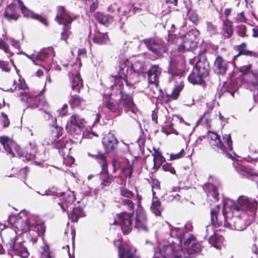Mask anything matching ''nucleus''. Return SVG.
<instances>
[{"label": "nucleus", "instance_id": "nucleus-30", "mask_svg": "<svg viewBox=\"0 0 258 258\" xmlns=\"http://www.w3.org/2000/svg\"><path fill=\"white\" fill-rule=\"evenodd\" d=\"M109 41V38L107 33L99 32H96L93 38V42L99 45L106 44Z\"/></svg>", "mask_w": 258, "mask_h": 258}, {"label": "nucleus", "instance_id": "nucleus-10", "mask_svg": "<svg viewBox=\"0 0 258 258\" xmlns=\"http://www.w3.org/2000/svg\"><path fill=\"white\" fill-rule=\"evenodd\" d=\"M113 82H114V85L111 86V88L112 90L115 91L116 93L118 91L120 94L119 103V105L121 107V109L123 108L125 112L131 111L133 113H135L137 109L133 102V98L131 96L122 92L123 84L119 88L118 85L117 86L115 85V81Z\"/></svg>", "mask_w": 258, "mask_h": 258}, {"label": "nucleus", "instance_id": "nucleus-38", "mask_svg": "<svg viewBox=\"0 0 258 258\" xmlns=\"http://www.w3.org/2000/svg\"><path fill=\"white\" fill-rule=\"evenodd\" d=\"M152 212L156 215L159 216L161 214L162 208L160 202L156 198L153 197L152 205L151 206Z\"/></svg>", "mask_w": 258, "mask_h": 258}, {"label": "nucleus", "instance_id": "nucleus-46", "mask_svg": "<svg viewBox=\"0 0 258 258\" xmlns=\"http://www.w3.org/2000/svg\"><path fill=\"white\" fill-rule=\"evenodd\" d=\"M120 194L122 197L131 199L134 197V193L126 187H121L120 189Z\"/></svg>", "mask_w": 258, "mask_h": 258}, {"label": "nucleus", "instance_id": "nucleus-60", "mask_svg": "<svg viewBox=\"0 0 258 258\" xmlns=\"http://www.w3.org/2000/svg\"><path fill=\"white\" fill-rule=\"evenodd\" d=\"M7 41L10 42L12 46L15 48L19 49L20 47L19 42L17 40L14 39L13 38H7Z\"/></svg>", "mask_w": 258, "mask_h": 258}, {"label": "nucleus", "instance_id": "nucleus-25", "mask_svg": "<svg viewBox=\"0 0 258 258\" xmlns=\"http://www.w3.org/2000/svg\"><path fill=\"white\" fill-rule=\"evenodd\" d=\"M196 73H199L203 78L206 77L209 74V66L208 62L199 59L196 63L193 69Z\"/></svg>", "mask_w": 258, "mask_h": 258}, {"label": "nucleus", "instance_id": "nucleus-36", "mask_svg": "<svg viewBox=\"0 0 258 258\" xmlns=\"http://www.w3.org/2000/svg\"><path fill=\"white\" fill-rule=\"evenodd\" d=\"M84 216L83 210L80 208H74L71 214L68 215L69 218L73 222H77L80 217Z\"/></svg>", "mask_w": 258, "mask_h": 258}, {"label": "nucleus", "instance_id": "nucleus-41", "mask_svg": "<svg viewBox=\"0 0 258 258\" xmlns=\"http://www.w3.org/2000/svg\"><path fill=\"white\" fill-rule=\"evenodd\" d=\"M183 87V84L182 82L180 81L179 84L175 86L173 90L172 91L171 94L170 95V98L175 100L177 99L180 91L182 90Z\"/></svg>", "mask_w": 258, "mask_h": 258}, {"label": "nucleus", "instance_id": "nucleus-35", "mask_svg": "<svg viewBox=\"0 0 258 258\" xmlns=\"http://www.w3.org/2000/svg\"><path fill=\"white\" fill-rule=\"evenodd\" d=\"M30 229L35 231L38 236H42L45 231V227L43 223L37 221L34 224H31Z\"/></svg>", "mask_w": 258, "mask_h": 258}, {"label": "nucleus", "instance_id": "nucleus-64", "mask_svg": "<svg viewBox=\"0 0 258 258\" xmlns=\"http://www.w3.org/2000/svg\"><path fill=\"white\" fill-rule=\"evenodd\" d=\"M76 198L73 192L71 193L68 195L66 202L68 203L71 204L75 201Z\"/></svg>", "mask_w": 258, "mask_h": 258}, {"label": "nucleus", "instance_id": "nucleus-59", "mask_svg": "<svg viewBox=\"0 0 258 258\" xmlns=\"http://www.w3.org/2000/svg\"><path fill=\"white\" fill-rule=\"evenodd\" d=\"M122 172L126 177H131L132 174V169L130 166H126L124 167L122 170Z\"/></svg>", "mask_w": 258, "mask_h": 258}, {"label": "nucleus", "instance_id": "nucleus-45", "mask_svg": "<svg viewBox=\"0 0 258 258\" xmlns=\"http://www.w3.org/2000/svg\"><path fill=\"white\" fill-rule=\"evenodd\" d=\"M0 49L4 51L7 54L8 57L12 56L14 54L13 52L9 49L8 44L4 42V40H0Z\"/></svg>", "mask_w": 258, "mask_h": 258}, {"label": "nucleus", "instance_id": "nucleus-23", "mask_svg": "<svg viewBox=\"0 0 258 258\" xmlns=\"http://www.w3.org/2000/svg\"><path fill=\"white\" fill-rule=\"evenodd\" d=\"M17 1L24 17H30L34 19L38 20L43 23L45 26L47 25L45 19L38 15V14L34 13L33 12L28 9L26 7L24 6L23 2L21 0H17Z\"/></svg>", "mask_w": 258, "mask_h": 258}, {"label": "nucleus", "instance_id": "nucleus-43", "mask_svg": "<svg viewBox=\"0 0 258 258\" xmlns=\"http://www.w3.org/2000/svg\"><path fill=\"white\" fill-rule=\"evenodd\" d=\"M153 158L152 159L155 161L158 165L160 166L161 164L165 161V158L162 155L161 153L159 151H155L153 154Z\"/></svg>", "mask_w": 258, "mask_h": 258}, {"label": "nucleus", "instance_id": "nucleus-42", "mask_svg": "<svg viewBox=\"0 0 258 258\" xmlns=\"http://www.w3.org/2000/svg\"><path fill=\"white\" fill-rule=\"evenodd\" d=\"M145 164L147 169L152 172L156 171L159 168V165H158L152 159L146 160Z\"/></svg>", "mask_w": 258, "mask_h": 258}, {"label": "nucleus", "instance_id": "nucleus-7", "mask_svg": "<svg viewBox=\"0 0 258 258\" xmlns=\"http://www.w3.org/2000/svg\"><path fill=\"white\" fill-rule=\"evenodd\" d=\"M28 58L31 60L35 65L40 66L46 71H49L51 63L53 61V57L55 53L53 48L47 47L43 48L39 52L34 53L30 55L24 53Z\"/></svg>", "mask_w": 258, "mask_h": 258}, {"label": "nucleus", "instance_id": "nucleus-17", "mask_svg": "<svg viewBox=\"0 0 258 258\" xmlns=\"http://www.w3.org/2000/svg\"><path fill=\"white\" fill-rule=\"evenodd\" d=\"M133 214L123 212L118 215V222L120 225L122 232L124 234H128L132 229Z\"/></svg>", "mask_w": 258, "mask_h": 258}, {"label": "nucleus", "instance_id": "nucleus-49", "mask_svg": "<svg viewBox=\"0 0 258 258\" xmlns=\"http://www.w3.org/2000/svg\"><path fill=\"white\" fill-rule=\"evenodd\" d=\"M122 205L126 206V208L131 211H134V204L130 199H122Z\"/></svg>", "mask_w": 258, "mask_h": 258}, {"label": "nucleus", "instance_id": "nucleus-28", "mask_svg": "<svg viewBox=\"0 0 258 258\" xmlns=\"http://www.w3.org/2000/svg\"><path fill=\"white\" fill-rule=\"evenodd\" d=\"M4 15L9 21L17 20L19 17L16 12V6L14 4H11L6 8Z\"/></svg>", "mask_w": 258, "mask_h": 258}, {"label": "nucleus", "instance_id": "nucleus-19", "mask_svg": "<svg viewBox=\"0 0 258 258\" xmlns=\"http://www.w3.org/2000/svg\"><path fill=\"white\" fill-rule=\"evenodd\" d=\"M144 42L148 49L157 55H161L163 52H165L167 50L165 45L161 44L160 42H157L153 38L146 39L144 40Z\"/></svg>", "mask_w": 258, "mask_h": 258}, {"label": "nucleus", "instance_id": "nucleus-53", "mask_svg": "<svg viewBox=\"0 0 258 258\" xmlns=\"http://www.w3.org/2000/svg\"><path fill=\"white\" fill-rule=\"evenodd\" d=\"M0 69L3 71L9 72L10 71V67L9 62L0 60Z\"/></svg>", "mask_w": 258, "mask_h": 258}, {"label": "nucleus", "instance_id": "nucleus-9", "mask_svg": "<svg viewBox=\"0 0 258 258\" xmlns=\"http://www.w3.org/2000/svg\"><path fill=\"white\" fill-rule=\"evenodd\" d=\"M19 84L18 86V89L19 94L22 96V100L25 101L28 107L35 108L39 107L40 105H43L46 103L45 101L40 100V96H33L30 94L29 89L26 86L24 81L19 79ZM17 89V88H15Z\"/></svg>", "mask_w": 258, "mask_h": 258}, {"label": "nucleus", "instance_id": "nucleus-29", "mask_svg": "<svg viewBox=\"0 0 258 258\" xmlns=\"http://www.w3.org/2000/svg\"><path fill=\"white\" fill-rule=\"evenodd\" d=\"M232 23L226 19L223 21L222 35L226 38H230L233 34Z\"/></svg>", "mask_w": 258, "mask_h": 258}, {"label": "nucleus", "instance_id": "nucleus-37", "mask_svg": "<svg viewBox=\"0 0 258 258\" xmlns=\"http://www.w3.org/2000/svg\"><path fill=\"white\" fill-rule=\"evenodd\" d=\"M203 78L199 73H196L195 70L193 69L192 73L188 76V80L190 83L193 84H201L203 82Z\"/></svg>", "mask_w": 258, "mask_h": 258}, {"label": "nucleus", "instance_id": "nucleus-26", "mask_svg": "<svg viewBox=\"0 0 258 258\" xmlns=\"http://www.w3.org/2000/svg\"><path fill=\"white\" fill-rule=\"evenodd\" d=\"M103 104L110 111L115 113L117 115H119L121 112V107L119 105V103L113 101L111 99L104 101Z\"/></svg>", "mask_w": 258, "mask_h": 258}, {"label": "nucleus", "instance_id": "nucleus-3", "mask_svg": "<svg viewBox=\"0 0 258 258\" xmlns=\"http://www.w3.org/2000/svg\"><path fill=\"white\" fill-rule=\"evenodd\" d=\"M134 247L122 249L118 247L119 258H139ZM183 250L176 242L168 241L154 249V258H183Z\"/></svg>", "mask_w": 258, "mask_h": 258}, {"label": "nucleus", "instance_id": "nucleus-8", "mask_svg": "<svg viewBox=\"0 0 258 258\" xmlns=\"http://www.w3.org/2000/svg\"><path fill=\"white\" fill-rule=\"evenodd\" d=\"M57 14L55 17V20L60 25H63V31L61 34V38L62 40H66L71 35V32L70 24L73 19L70 15L68 11L62 6H59L57 9Z\"/></svg>", "mask_w": 258, "mask_h": 258}, {"label": "nucleus", "instance_id": "nucleus-20", "mask_svg": "<svg viewBox=\"0 0 258 258\" xmlns=\"http://www.w3.org/2000/svg\"><path fill=\"white\" fill-rule=\"evenodd\" d=\"M208 138L210 139V144L213 148L218 152L224 154L226 149L217 134L213 132H208Z\"/></svg>", "mask_w": 258, "mask_h": 258}, {"label": "nucleus", "instance_id": "nucleus-52", "mask_svg": "<svg viewBox=\"0 0 258 258\" xmlns=\"http://www.w3.org/2000/svg\"><path fill=\"white\" fill-rule=\"evenodd\" d=\"M184 155V151L182 149L181 151L176 154H171L170 156V160H174L182 157Z\"/></svg>", "mask_w": 258, "mask_h": 258}, {"label": "nucleus", "instance_id": "nucleus-15", "mask_svg": "<svg viewBox=\"0 0 258 258\" xmlns=\"http://www.w3.org/2000/svg\"><path fill=\"white\" fill-rule=\"evenodd\" d=\"M134 227L139 231L147 232L149 231L147 218L143 209L136 210Z\"/></svg>", "mask_w": 258, "mask_h": 258}, {"label": "nucleus", "instance_id": "nucleus-12", "mask_svg": "<svg viewBox=\"0 0 258 258\" xmlns=\"http://www.w3.org/2000/svg\"><path fill=\"white\" fill-rule=\"evenodd\" d=\"M86 121L85 119L77 114L72 115L67 121L66 129L73 135H81Z\"/></svg>", "mask_w": 258, "mask_h": 258}, {"label": "nucleus", "instance_id": "nucleus-34", "mask_svg": "<svg viewBox=\"0 0 258 258\" xmlns=\"http://www.w3.org/2000/svg\"><path fill=\"white\" fill-rule=\"evenodd\" d=\"M235 168L239 174L247 178H249L252 175L251 169L244 165L238 164L235 165Z\"/></svg>", "mask_w": 258, "mask_h": 258}, {"label": "nucleus", "instance_id": "nucleus-32", "mask_svg": "<svg viewBox=\"0 0 258 258\" xmlns=\"http://www.w3.org/2000/svg\"><path fill=\"white\" fill-rule=\"evenodd\" d=\"M209 242L213 246L217 249H220L222 246H224V237L217 234L214 237L209 238Z\"/></svg>", "mask_w": 258, "mask_h": 258}, {"label": "nucleus", "instance_id": "nucleus-47", "mask_svg": "<svg viewBox=\"0 0 258 258\" xmlns=\"http://www.w3.org/2000/svg\"><path fill=\"white\" fill-rule=\"evenodd\" d=\"M206 233L205 237H208V239L216 235L213 225H209L206 227Z\"/></svg>", "mask_w": 258, "mask_h": 258}, {"label": "nucleus", "instance_id": "nucleus-57", "mask_svg": "<svg viewBox=\"0 0 258 258\" xmlns=\"http://www.w3.org/2000/svg\"><path fill=\"white\" fill-rule=\"evenodd\" d=\"M52 132L54 137H58L60 136V132L61 131V127L58 126V125H53L52 126Z\"/></svg>", "mask_w": 258, "mask_h": 258}, {"label": "nucleus", "instance_id": "nucleus-6", "mask_svg": "<svg viewBox=\"0 0 258 258\" xmlns=\"http://www.w3.org/2000/svg\"><path fill=\"white\" fill-rule=\"evenodd\" d=\"M0 142L8 154L11 155L12 157L17 156H25L27 160H33L36 158L37 149L35 146H32V144H30L29 146L27 147L26 153L24 154V153L21 151L20 146L11 139L6 137H1Z\"/></svg>", "mask_w": 258, "mask_h": 258}, {"label": "nucleus", "instance_id": "nucleus-61", "mask_svg": "<svg viewBox=\"0 0 258 258\" xmlns=\"http://www.w3.org/2000/svg\"><path fill=\"white\" fill-rule=\"evenodd\" d=\"M137 142L139 146V147L141 150L144 149L145 143V138L143 135H141L137 140Z\"/></svg>", "mask_w": 258, "mask_h": 258}, {"label": "nucleus", "instance_id": "nucleus-63", "mask_svg": "<svg viewBox=\"0 0 258 258\" xmlns=\"http://www.w3.org/2000/svg\"><path fill=\"white\" fill-rule=\"evenodd\" d=\"M2 115L3 117V124L4 127H7L9 126L10 123L9 119L8 118L7 115L4 113H2Z\"/></svg>", "mask_w": 258, "mask_h": 258}, {"label": "nucleus", "instance_id": "nucleus-22", "mask_svg": "<svg viewBox=\"0 0 258 258\" xmlns=\"http://www.w3.org/2000/svg\"><path fill=\"white\" fill-rule=\"evenodd\" d=\"M162 70L157 65L152 66L148 71V80L150 84H154L156 87L159 84V78Z\"/></svg>", "mask_w": 258, "mask_h": 258}, {"label": "nucleus", "instance_id": "nucleus-33", "mask_svg": "<svg viewBox=\"0 0 258 258\" xmlns=\"http://www.w3.org/2000/svg\"><path fill=\"white\" fill-rule=\"evenodd\" d=\"M95 17L98 22L103 25L110 24L113 21V17L109 15H105L102 13H97Z\"/></svg>", "mask_w": 258, "mask_h": 258}, {"label": "nucleus", "instance_id": "nucleus-1", "mask_svg": "<svg viewBox=\"0 0 258 258\" xmlns=\"http://www.w3.org/2000/svg\"><path fill=\"white\" fill-rule=\"evenodd\" d=\"M195 33H197V32L190 31L186 34L182 39V44L171 52L168 73L174 79L180 78L183 74L182 69L185 62L183 52L192 51L197 46Z\"/></svg>", "mask_w": 258, "mask_h": 258}, {"label": "nucleus", "instance_id": "nucleus-16", "mask_svg": "<svg viewBox=\"0 0 258 258\" xmlns=\"http://www.w3.org/2000/svg\"><path fill=\"white\" fill-rule=\"evenodd\" d=\"M17 236H15L12 238L10 242L9 243V250L13 251L14 253L22 258H27L29 255V253L23 243H16Z\"/></svg>", "mask_w": 258, "mask_h": 258}, {"label": "nucleus", "instance_id": "nucleus-56", "mask_svg": "<svg viewBox=\"0 0 258 258\" xmlns=\"http://www.w3.org/2000/svg\"><path fill=\"white\" fill-rule=\"evenodd\" d=\"M152 194L153 197L155 195V190H159L160 189V183L158 180H153L152 184Z\"/></svg>", "mask_w": 258, "mask_h": 258}, {"label": "nucleus", "instance_id": "nucleus-44", "mask_svg": "<svg viewBox=\"0 0 258 258\" xmlns=\"http://www.w3.org/2000/svg\"><path fill=\"white\" fill-rule=\"evenodd\" d=\"M66 141L62 140H56L55 139L53 141H50L48 142V144H51L53 146L58 149L62 148L66 146Z\"/></svg>", "mask_w": 258, "mask_h": 258}, {"label": "nucleus", "instance_id": "nucleus-18", "mask_svg": "<svg viewBox=\"0 0 258 258\" xmlns=\"http://www.w3.org/2000/svg\"><path fill=\"white\" fill-rule=\"evenodd\" d=\"M221 188V183L218 180H215L213 183H208L203 186V189L207 193L208 197H213L215 201L219 200V190Z\"/></svg>", "mask_w": 258, "mask_h": 258}, {"label": "nucleus", "instance_id": "nucleus-11", "mask_svg": "<svg viewBox=\"0 0 258 258\" xmlns=\"http://www.w3.org/2000/svg\"><path fill=\"white\" fill-rule=\"evenodd\" d=\"M184 231L182 229L172 227L169 223L163 224L159 231V236L163 239L169 237L177 238L178 243L181 242V239L184 236Z\"/></svg>", "mask_w": 258, "mask_h": 258}, {"label": "nucleus", "instance_id": "nucleus-27", "mask_svg": "<svg viewBox=\"0 0 258 258\" xmlns=\"http://www.w3.org/2000/svg\"><path fill=\"white\" fill-rule=\"evenodd\" d=\"M32 222L27 219H22L18 218L14 223L15 227L18 230L26 232L30 229V225Z\"/></svg>", "mask_w": 258, "mask_h": 258}, {"label": "nucleus", "instance_id": "nucleus-40", "mask_svg": "<svg viewBox=\"0 0 258 258\" xmlns=\"http://www.w3.org/2000/svg\"><path fill=\"white\" fill-rule=\"evenodd\" d=\"M37 192L42 196H55L57 197H60L64 194L62 192H59L58 189L55 186L50 187L43 194H41L39 191H37Z\"/></svg>", "mask_w": 258, "mask_h": 258}, {"label": "nucleus", "instance_id": "nucleus-31", "mask_svg": "<svg viewBox=\"0 0 258 258\" xmlns=\"http://www.w3.org/2000/svg\"><path fill=\"white\" fill-rule=\"evenodd\" d=\"M82 86V80L81 78L80 74L77 73L75 75H73L72 85V90L75 92L79 93L80 89Z\"/></svg>", "mask_w": 258, "mask_h": 258}, {"label": "nucleus", "instance_id": "nucleus-39", "mask_svg": "<svg viewBox=\"0 0 258 258\" xmlns=\"http://www.w3.org/2000/svg\"><path fill=\"white\" fill-rule=\"evenodd\" d=\"M83 101L84 100L79 96L73 95L71 93V98L69 101V103L72 108L79 107Z\"/></svg>", "mask_w": 258, "mask_h": 258}, {"label": "nucleus", "instance_id": "nucleus-55", "mask_svg": "<svg viewBox=\"0 0 258 258\" xmlns=\"http://www.w3.org/2000/svg\"><path fill=\"white\" fill-rule=\"evenodd\" d=\"M246 28L244 25H241L237 27V33L240 37L246 36Z\"/></svg>", "mask_w": 258, "mask_h": 258}, {"label": "nucleus", "instance_id": "nucleus-50", "mask_svg": "<svg viewBox=\"0 0 258 258\" xmlns=\"http://www.w3.org/2000/svg\"><path fill=\"white\" fill-rule=\"evenodd\" d=\"M162 169L165 171H168L171 174H175L176 171L175 169L169 163H166L162 166Z\"/></svg>", "mask_w": 258, "mask_h": 258}, {"label": "nucleus", "instance_id": "nucleus-58", "mask_svg": "<svg viewBox=\"0 0 258 258\" xmlns=\"http://www.w3.org/2000/svg\"><path fill=\"white\" fill-rule=\"evenodd\" d=\"M251 68V65L250 64L245 65L240 68L239 71L243 74L245 75L249 72Z\"/></svg>", "mask_w": 258, "mask_h": 258}, {"label": "nucleus", "instance_id": "nucleus-4", "mask_svg": "<svg viewBox=\"0 0 258 258\" xmlns=\"http://www.w3.org/2000/svg\"><path fill=\"white\" fill-rule=\"evenodd\" d=\"M145 70L144 63L142 61L136 60L132 62L131 70L133 71L130 76L126 78L128 68L125 61H120L117 75L110 78L111 81H115V85L120 88L121 86L125 83L126 86L132 87L139 81V76L142 74Z\"/></svg>", "mask_w": 258, "mask_h": 258}, {"label": "nucleus", "instance_id": "nucleus-13", "mask_svg": "<svg viewBox=\"0 0 258 258\" xmlns=\"http://www.w3.org/2000/svg\"><path fill=\"white\" fill-rule=\"evenodd\" d=\"M95 156L102 167V171L100 172L101 178L100 186L101 188L104 189L110 185L114 179V177L108 174L107 163L105 155L103 154H98Z\"/></svg>", "mask_w": 258, "mask_h": 258}, {"label": "nucleus", "instance_id": "nucleus-14", "mask_svg": "<svg viewBox=\"0 0 258 258\" xmlns=\"http://www.w3.org/2000/svg\"><path fill=\"white\" fill-rule=\"evenodd\" d=\"M183 258H190L192 255L201 251V246L192 235H189L184 242Z\"/></svg>", "mask_w": 258, "mask_h": 258}, {"label": "nucleus", "instance_id": "nucleus-48", "mask_svg": "<svg viewBox=\"0 0 258 258\" xmlns=\"http://www.w3.org/2000/svg\"><path fill=\"white\" fill-rule=\"evenodd\" d=\"M188 18L194 23H196L199 21V17L197 13L194 11L189 10L188 12Z\"/></svg>", "mask_w": 258, "mask_h": 258}, {"label": "nucleus", "instance_id": "nucleus-5", "mask_svg": "<svg viewBox=\"0 0 258 258\" xmlns=\"http://www.w3.org/2000/svg\"><path fill=\"white\" fill-rule=\"evenodd\" d=\"M257 204L255 200L249 199L244 196H241L238 198L237 203L233 202L231 200L228 201L224 204V210H226L227 207H229L230 208L229 211L231 212L232 214L246 213L247 214V216L253 218Z\"/></svg>", "mask_w": 258, "mask_h": 258}, {"label": "nucleus", "instance_id": "nucleus-2", "mask_svg": "<svg viewBox=\"0 0 258 258\" xmlns=\"http://www.w3.org/2000/svg\"><path fill=\"white\" fill-rule=\"evenodd\" d=\"M219 212L218 205L211 210V222L213 225L218 226L228 225L231 228L238 231L244 230L253 219L250 216H247L246 213L232 214L229 211L225 213L224 210L223 214H219Z\"/></svg>", "mask_w": 258, "mask_h": 258}, {"label": "nucleus", "instance_id": "nucleus-24", "mask_svg": "<svg viewBox=\"0 0 258 258\" xmlns=\"http://www.w3.org/2000/svg\"><path fill=\"white\" fill-rule=\"evenodd\" d=\"M214 71L217 74L224 75L227 70L226 61L220 56H217L213 66Z\"/></svg>", "mask_w": 258, "mask_h": 258}, {"label": "nucleus", "instance_id": "nucleus-54", "mask_svg": "<svg viewBox=\"0 0 258 258\" xmlns=\"http://www.w3.org/2000/svg\"><path fill=\"white\" fill-rule=\"evenodd\" d=\"M42 258H52L50 255L48 245H45L43 248V251L41 255Z\"/></svg>", "mask_w": 258, "mask_h": 258}, {"label": "nucleus", "instance_id": "nucleus-62", "mask_svg": "<svg viewBox=\"0 0 258 258\" xmlns=\"http://www.w3.org/2000/svg\"><path fill=\"white\" fill-rule=\"evenodd\" d=\"M238 51V53L235 57H237L240 55H251L252 54V51L247 50L245 48L239 49Z\"/></svg>", "mask_w": 258, "mask_h": 258}, {"label": "nucleus", "instance_id": "nucleus-21", "mask_svg": "<svg viewBox=\"0 0 258 258\" xmlns=\"http://www.w3.org/2000/svg\"><path fill=\"white\" fill-rule=\"evenodd\" d=\"M118 141L112 134L106 135L102 139V144L106 152L114 150L117 147Z\"/></svg>", "mask_w": 258, "mask_h": 258}, {"label": "nucleus", "instance_id": "nucleus-51", "mask_svg": "<svg viewBox=\"0 0 258 258\" xmlns=\"http://www.w3.org/2000/svg\"><path fill=\"white\" fill-rule=\"evenodd\" d=\"M223 140L225 141L228 146V149L229 151H232V141L231 140L230 135H225L223 136Z\"/></svg>", "mask_w": 258, "mask_h": 258}]
</instances>
